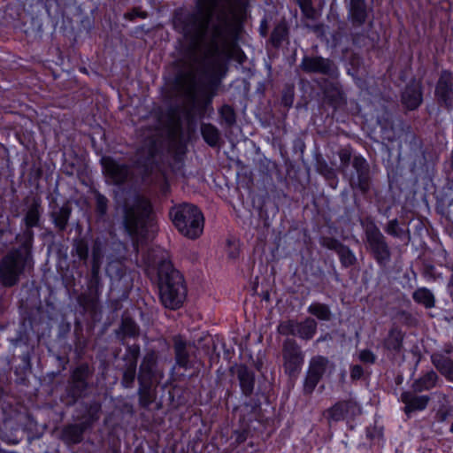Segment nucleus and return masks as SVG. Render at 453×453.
<instances>
[{"mask_svg": "<svg viewBox=\"0 0 453 453\" xmlns=\"http://www.w3.org/2000/svg\"><path fill=\"white\" fill-rule=\"evenodd\" d=\"M396 227H397V221H396V220H391V221L388 223L387 232H388L389 234H392V235H397V233H396Z\"/></svg>", "mask_w": 453, "mask_h": 453, "instance_id": "38", "label": "nucleus"}, {"mask_svg": "<svg viewBox=\"0 0 453 453\" xmlns=\"http://www.w3.org/2000/svg\"><path fill=\"white\" fill-rule=\"evenodd\" d=\"M71 215V209L64 205L51 213L54 225L59 229L64 230L68 223Z\"/></svg>", "mask_w": 453, "mask_h": 453, "instance_id": "23", "label": "nucleus"}, {"mask_svg": "<svg viewBox=\"0 0 453 453\" xmlns=\"http://www.w3.org/2000/svg\"><path fill=\"white\" fill-rule=\"evenodd\" d=\"M401 400L405 404V412H411L425 410L430 398L427 395H414L410 392H403Z\"/></svg>", "mask_w": 453, "mask_h": 453, "instance_id": "16", "label": "nucleus"}, {"mask_svg": "<svg viewBox=\"0 0 453 453\" xmlns=\"http://www.w3.org/2000/svg\"><path fill=\"white\" fill-rule=\"evenodd\" d=\"M284 367L290 375L301 369L303 363V354L300 347L293 340H287L283 344Z\"/></svg>", "mask_w": 453, "mask_h": 453, "instance_id": "8", "label": "nucleus"}, {"mask_svg": "<svg viewBox=\"0 0 453 453\" xmlns=\"http://www.w3.org/2000/svg\"><path fill=\"white\" fill-rule=\"evenodd\" d=\"M221 114L225 117L226 120L228 123H232L234 121V114L230 106L225 105L221 108Z\"/></svg>", "mask_w": 453, "mask_h": 453, "instance_id": "35", "label": "nucleus"}, {"mask_svg": "<svg viewBox=\"0 0 453 453\" xmlns=\"http://www.w3.org/2000/svg\"><path fill=\"white\" fill-rule=\"evenodd\" d=\"M101 242L96 240L93 246L92 250V276L93 279L90 281V286L88 288L89 290V300L86 301V304L88 305V303H91L94 305L100 295L99 291V280H98V273L101 266Z\"/></svg>", "mask_w": 453, "mask_h": 453, "instance_id": "10", "label": "nucleus"}, {"mask_svg": "<svg viewBox=\"0 0 453 453\" xmlns=\"http://www.w3.org/2000/svg\"><path fill=\"white\" fill-rule=\"evenodd\" d=\"M449 431L453 434V423L451 424Z\"/></svg>", "mask_w": 453, "mask_h": 453, "instance_id": "44", "label": "nucleus"}, {"mask_svg": "<svg viewBox=\"0 0 453 453\" xmlns=\"http://www.w3.org/2000/svg\"><path fill=\"white\" fill-rule=\"evenodd\" d=\"M432 363L437 370L444 375L448 380L453 381V361L441 355L433 354L431 357Z\"/></svg>", "mask_w": 453, "mask_h": 453, "instance_id": "17", "label": "nucleus"}, {"mask_svg": "<svg viewBox=\"0 0 453 453\" xmlns=\"http://www.w3.org/2000/svg\"><path fill=\"white\" fill-rule=\"evenodd\" d=\"M279 333L284 335L297 336L303 340L311 339L317 331V322L312 319H306L303 322L288 320L280 324Z\"/></svg>", "mask_w": 453, "mask_h": 453, "instance_id": "7", "label": "nucleus"}, {"mask_svg": "<svg viewBox=\"0 0 453 453\" xmlns=\"http://www.w3.org/2000/svg\"><path fill=\"white\" fill-rule=\"evenodd\" d=\"M308 311L321 320H329L331 311L326 304L314 303L308 307Z\"/></svg>", "mask_w": 453, "mask_h": 453, "instance_id": "27", "label": "nucleus"}, {"mask_svg": "<svg viewBox=\"0 0 453 453\" xmlns=\"http://www.w3.org/2000/svg\"><path fill=\"white\" fill-rule=\"evenodd\" d=\"M135 366L136 362H134L125 372L123 375L122 383L125 387H129L131 383H133L135 376Z\"/></svg>", "mask_w": 453, "mask_h": 453, "instance_id": "32", "label": "nucleus"}, {"mask_svg": "<svg viewBox=\"0 0 453 453\" xmlns=\"http://www.w3.org/2000/svg\"><path fill=\"white\" fill-rule=\"evenodd\" d=\"M446 419V415H444L441 418V420H445Z\"/></svg>", "mask_w": 453, "mask_h": 453, "instance_id": "45", "label": "nucleus"}, {"mask_svg": "<svg viewBox=\"0 0 453 453\" xmlns=\"http://www.w3.org/2000/svg\"><path fill=\"white\" fill-rule=\"evenodd\" d=\"M366 235L368 245L374 254L376 260L380 263L388 261L390 253L384 240V236L373 222L362 223Z\"/></svg>", "mask_w": 453, "mask_h": 453, "instance_id": "6", "label": "nucleus"}, {"mask_svg": "<svg viewBox=\"0 0 453 453\" xmlns=\"http://www.w3.org/2000/svg\"><path fill=\"white\" fill-rule=\"evenodd\" d=\"M323 245L330 250H335L340 260L344 266L352 265L356 261L353 252L347 247L342 245L338 241L333 239H323Z\"/></svg>", "mask_w": 453, "mask_h": 453, "instance_id": "15", "label": "nucleus"}, {"mask_svg": "<svg viewBox=\"0 0 453 453\" xmlns=\"http://www.w3.org/2000/svg\"><path fill=\"white\" fill-rule=\"evenodd\" d=\"M363 375V368L360 365H354L350 371V376L354 380L360 379Z\"/></svg>", "mask_w": 453, "mask_h": 453, "instance_id": "37", "label": "nucleus"}, {"mask_svg": "<svg viewBox=\"0 0 453 453\" xmlns=\"http://www.w3.org/2000/svg\"><path fill=\"white\" fill-rule=\"evenodd\" d=\"M359 359L362 362L372 364L375 361V356L371 350L364 349L359 353Z\"/></svg>", "mask_w": 453, "mask_h": 453, "instance_id": "34", "label": "nucleus"}, {"mask_svg": "<svg viewBox=\"0 0 453 453\" xmlns=\"http://www.w3.org/2000/svg\"><path fill=\"white\" fill-rule=\"evenodd\" d=\"M300 5V8L303 6L307 7V5L312 4V0H297Z\"/></svg>", "mask_w": 453, "mask_h": 453, "instance_id": "40", "label": "nucleus"}, {"mask_svg": "<svg viewBox=\"0 0 453 453\" xmlns=\"http://www.w3.org/2000/svg\"><path fill=\"white\" fill-rule=\"evenodd\" d=\"M106 177L116 185L124 183L130 175V168L125 164H119L110 157L101 159Z\"/></svg>", "mask_w": 453, "mask_h": 453, "instance_id": "9", "label": "nucleus"}, {"mask_svg": "<svg viewBox=\"0 0 453 453\" xmlns=\"http://www.w3.org/2000/svg\"><path fill=\"white\" fill-rule=\"evenodd\" d=\"M349 14L354 22L358 24L365 23L366 19V8L365 0H351Z\"/></svg>", "mask_w": 453, "mask_h": 453, "instance_id": "21", "label": "nucleus"}, {"mask_svg": "<svg viewBox=\"0 0 453 453\" xmlns=\"http://www.w3.org/2000/svg\"><path fill=\"white\" fill-rule=\"evenodd\" d=\"M403 335L398 329H392L385 339L384 345L388 349L399 351L402 348Z\"/></svg>", "mask_w": 453, "mask_h": 453, "instance_id": "25", "label": "nucleus"}, {"mask_svg": "<svg viewBox=\"0 0 453 453\" xmlns=\"http://www.w3.org/2000/svg\"><path fill=\"white\" fill-rule=\"evenodd\" d=\"M27 234H28L29 238L32 239V234H33L32 232L27 230Z\"/></svg>", "mask_w": 453, "mask_h": 453, "instance_id": "43", "label": "nucleus"}, {"mask_svg": "<svg viewBox=\"0 0 453 453\" xmlns=\"http://www.w3.org/2000/svg\"><path fill=\"white\" fill-rule=\"evenodd\" d=\"M170 217L175 227L184 236L196 239L202 234L204 219L196 206L188 203L174 206L170 211Z\"/></svg>", "mask_w": 453, "mask_h": 453, "instance_id": "5", "label": "nucleus"}, {"mask_svg": "<svg viewBox=\"0 0 453 453\" xmlns=\"http://www.w3.org/2000/svg\"><path fill=\"white\" fill-rule=\"evenodd\" d=\"M160 255L152 257L151 267L148 268V274L151 270L157 271V279L159 288V296L163 305L171 310L179 309L187 296V288L180 273L173 267L168 253L158 250Z\"/></svg>", "mask_w": 453, "mask_h": 453, "instance_id": "2", "label": "nucleus"}, {"mask_svg": "<svg viewBox=\"0 0 453 453\" xmlns=\"http://www.w3.org/2000/svg\"><path fill=\"white\" fill-rule=\"evenodd\" d=\"M173 342L177 364L180 366L187 367L189 362V356L186 349V342L180 336L174 337Z\"/></svg>", "mask_w": 453, "mask_h": 453, "instance_id": "20", "label": "nucleus"}, {"mask_svg": "<svg viewBox=\"0 0 453 453\" xmlns=\"http://www.w3.org/2000/svg\"><path fill=\"white\" fill-rule=\"evenodd\" d=\"M121 330L125 334L129 336L136 335L138 331L136 324L133 320L127 319H123Z\"/></svg>", "mask_w": 453, "mask_h": 453, "instance_id": "31", "label": "nucleus"}, {"mask_svg": "<svg viewBox=\"0 0 453 453\" xmlns=\"http://www.w3.org/2000/svg\"><path fill=\"white\" fill-rule=\"evenodd\" d=\"M360 413V408L353 400L336 403L327 410V418L330 421H340Z\"/></svg>", "mask_w": 453, "mask_h": 453, "instance_id": "11", "label": "nucleus"}, {"mask_svg": "<svg viewBox=\"0 0 453 453\" xmlns=\"http://www.w3.org/2000/svg\"><path fill=\"white\" fill-rule=\"evenodd\" d=\"M32 257L27 244L11 250L0 262V280L5 287L14 286L27 268L32 267Z\"/></svg>", "mask_w": 453, "mask_h": 453, "instance_id": "4", "label": "nucleus"}, {"mask_svg": "<svg viewBox=\"0 0 453 453\" xmlns=\"http://www.w3.org/2000/svg\"><path fill=\"white\" fill-rule=\"evenodd\" d=\"M403 104L410 110L416 109L422 102L421 85L413 81L406 87L402 96Z\"/></svg>", "mask_w": 453, "mask_h": 453, "instance_id": "14", "label": "nucleus"}, {"mask_svg": "<svg viewBox=\"0 0 453 453\" xmlns=\"http://www.w3.org/2000/svg\"><path fill=\"white\" fill-rule=\"evenodd\" d=\"M95 198L96 203V211L101 216H104L107 211L108 199L105 196L98 192L96 193Z\"/></svg>", "mask_w": 453, "mask_h": 453, "instance_id": "30", "label": "nucleus"}, {"mask_svg": "<svg viewBox=\"0 0 453 453\" xmlns=\"http://www.w3.org/2000/svg\"><path fill=\"white\" fill-rule=\"evenodd\" d=\"M140 402L142 405L147 406L151 403V397L146 396L143 392L141 391L140 393Z\"/></svg>", "mask_w": 453, "mask_h": 453, "instance_id": "39", "label": "nucleus"}, {"mask_svg": "<svg viewBox=\"0 0 453 453\" xmlns=\"http://www.w3.org/2000/svg\"><path fill=\"white\" fill-rule=\"evenodd\" d=\"M75 252L80 259H86L88 256V245L83 242H79L75 245Z\"/></svg>", "mask_w": 453, "mask_h": 453, "instance_id": "33", "label": "nucleus"}, {"mask_svg": "<svg viewBox=\"0 0 453 453\" xmlns=\"http://www.w3.org/2000/svg\"><path fill=\"white\" fill-rule=\"evenodd\" d=\"M302 9V12H303V14L309 18V19H315V16H316V11L315 9L312 7V4H309L307 5V7L305 6H303L301 7Z\"/></svg>", "mask_w": 453, "mask_h": 453, "instance_id": "36", "label": "nucleus"}, {"mask_svg": "<svg viewBox=\"0 0 453 453\" xmlns=\"http://www.w3.org/2000/svg\"><path fill=\"white\" fill-rule=\"evenodd\" d=\"M328 365L329 360L326 357L322 356H316L310 361L308 372L322 378Z\"/></svg>", "mask_w": 453, "mask_h": 453, "instance_id": "24", "label": "nucleus"}, {"mask_svg": "<svg viewBox=\"0 0 453 453\" xmlns=\"http://www.w3.org/2000/svg\"><path fill=\"white\" fill-rule=\"evenodd\" d=\"M201 133L204 141L210 146H216L219 140V134L218 129L211 124H203L201 127Z\"/></svg>", "mask_w": 453, "mask_h": 453, "instance_id": "26", "label": "nucleus"}, {"mask_svg": "<svg viewBox=\"0 0 453 453\" xmlns=\"http://www.w3.org/2000/svg\"><path fill=\"white\" fill-rule=\"evenodd\" d=\"M217 0H198L199 13L190 18L192 27L184 28L185 36L190 35L194 43V53L190 58L189 70L180 76V80L191 93L195 89L198 73L219 76L226 70V64L218 54V46L213 44L203 59L197 57L196 51L203 42L210 19L216 8Z\"/></svg>", "mask_w": 453, "mask_h": 453, "instance_id": "1", "label": "nucleus"}, {"mask_svg": "<svg viewBox=\"0 0 453 453\" xmlns=\"http://www.w3.org/2000/svg\"><path fill=\"white\" fill-rule=\"evenodd\" d=\"M453 76L449 72H443L438 81L435 94L439 100L447 106L450 105L453 99Z\"/></svg>", "mask_w": 453, "mask_h": 453, "instance_id": "13", "label": "nucleus"}, {"mask_svg": "<svg viewBox=\"0 0 453 453\" xmlns=\"http://www.w3.org/2000/svg\"><path fill=\"white\" fill-rule=\"evenodd\" d=\"M320 379V377L307 372L303 385L304 391L307 393H311L318 385V383L319 382Z\"/></svg>", "mask_w": 453, "mask_h": 453, "instance_id": "29", "label": "nucleus"}, {"mask_svg": "<svg viewBox=\"0 0 453 453\" xmlns=\"http://www.w3.org/2000/svg\"><path fill=\"white\" fill-rule=\"evenodd\" d=\"M81 370H88V368H87V367H86V368H84V367H80V368H78V369L75 371V372H74V376H75V377H76V373H77L79 371H81Z\"/></svg>", "mask_w": 453, "mask_h": 453, "instance_id": "42", "label": "nucleus"}, {"mask_svg": "<svg viewBox=\"0 0 453 453\" xmlns=\"http://www.w3.org/2000/svg\"><path fill=\"white\" fill-rule=\"evenodd\" d=\"M249 387H250V389L252 388V383L251 382L250 383Z\"/></svg>", "mask_w": 453, "mask_h": 453, "instance_id": "46", "label": "nucleus"}, {"mask_svg": "<svg viewBox=\"0 0 453 453\" xmlns=\"http://www.w3.org/2000/svg\"><path fill=\"white\" fill-rule=\"evenodd\" d=\"M301 67L304 72L322 74H331L334 71V64L329 59L321 57H304Z\"/></svg>", "mask_w": 453, "mask_h": 453, "instance_id": "12", "label": "nucleus"}, {"mask_svg": "<svg viewBox=\"0 0 453 453\" xmlns=\"http://www.w3.org/2000/svg\"><path fill=\"white\" fill-rule=\"evenodd\" d=\"M413 300L426 308H433L435 304L434 294L426 288H418L412 295Z\"/></svg>", "mask_w": 453, "mask_h": 453, "instance_id": "22", "label": "nucleus"}, {"mask_svg": "<svg viewBox=\"0 0 453 453\" xmlns=\"http://www.w3.org/2000/svg\"><path fill=\"white\" fill-rule=\"evenodd\" d=\"M40 209L41 201L39 199H34L24 218V222L27 228L34 227L38 225L41 215Z\"/></svg>", "mask_w": 453, "mask_h": 453, "instance_id": "19", "label": "nucleus"}, {"mask_svg": "<svg viewBox=\"0 0 453 453\" xmlns=\"http://www.w3.org/2000/svg\"><path fill=\"white\" fill-rule=\"evenodd\" d=\"M437 380V373L434 371H429L413 382L412 388L416 392L430 390L436 386Z\"/></svg>", "mask_w": 453, "mask_h": 453, "instance_id": "18", "label": "nucleus"}, {"mask_svg": "<svg viewBox=\"0 0 453 453\" xmlns=\"http://www.w3.org/2000/svg\"><path fill=\"white\" fill-rule=\"evenodd\" d=\"M131 16L134 17V16H141L142 18H146L147 15L145 12H134L133 13H131Z\"/></svg>", "mask_w": 453, "mask_h": 453, "instance_id": "41", "label": "nucleus"}, {"mask_svg": "<svg viewBox=\"0 0 453 453\" xmlns=\"http://www.w3.org/2000/svg\"><path fill=\"white\" fill-rule=\"evenodd\" d=\"M82 429L77 425L68 426L64 430V437L71 442L76 443L81 440Z\"/></svg>", "mask_w": 453, "mask_h": 453, "instance_id": "28", "label": "nucleus"}, {"mask_svg": "<svg viewBox=\"0 0 453 453\" xmlns=\"http://www.w3.org/2000/svg\"><path fill=\"white\" fill-rule=\"evenodd\" d=\"M121 211L124 228L139 251V245L155 232L151 203L145 196L134 194L125 200Z\"/></svg>", "mask_w": 453, "mask_h": 453, "instance_id": "3", "label": "nucleus"}]
</instances>
